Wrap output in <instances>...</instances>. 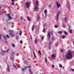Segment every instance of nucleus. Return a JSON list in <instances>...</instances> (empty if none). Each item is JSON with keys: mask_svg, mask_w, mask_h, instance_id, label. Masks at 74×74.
I'll return each instance as SVG.
<instances>
[{"mask_svg": "<svg viewBox=\"0 0 74 74\" xmlns=\"http://www.w3.org/2000/svg\"><path fill=\"white\" fill-rule=\"evenodd\" d=\"M62 67H63V69H64V66Z\"/></svg>", "mask_w": 74, "mask_h": 74, "instance_id": "obj_62", "label": "nucleus"}, {"mask_svg": "<svg viewBox=\"0 0 74 74\" xmlns=\"http://www.w3.org/2000/svg\"><path fill=\"white\" fill-rule=\"evenodd\" d=\"M0 10H1V7H0Z\"/></svg>", "mask_w": 74, "mask_h": 74, "instance_id": "obj_63", "label": "nucleus"}, {"mask_svg": "<svg viewBox=\"0 0 74 74\" xmlns=\"http://www.w3.org/2000/svg\"><path fill=\"white\" fill-rule=\"evenodd\" d=\"M66 20H67V18L66 17V18H65V22H66Z\"/></svg>", "mask_w": 74, "mask_h": 74, "instance_id": "obj_44", "label": "nucleus"}, {"mask_svg": "<svg viewBox=\"0 0 74 74\" xmlns=\"http://www.w3.org/2000/svg\"><path fill=\"white\" fill-rule=\"evenodd\" d=\"M50 48H51V47H50V46H49V49H50Z\"/></svg>", "mask_w": 74, "mask_h": 74, "instance_id": "obj_57", "label": "nucleus"}, {"mask_svg": "<svg viewBox=\"0 0 74 74\" xmlns=\"http://www.w3.org/2000/svg\"><path fill=\"white\" fill-rule=\"evenodd\" d=\"M65 37H66V36H65L63 35L62 36V38H65Z\"/></svg>", "mask_w": 74, "mask_h": 74, "instance_id": "obj_27", "label": "nucleus"}, {"mask_svg": "<svg viewBox=\"0 0 74 74\" xmlns=\"http://www.w3.org/2000/svg\"><path fill=\"white\" fill-rule=\"evenodd\" d=\"M44 36H43L41 38V39L42 41V40H43V39L44 38Z\"/></svg>", "mask_w": 74, "mask_h": 74, "instance_id": "obj_36", "label": "nucleus"}, {"mask_svg": "<svg viewBox=\"0 0 74 74\" xmlns=\"http://www.w3.org/2000/svg\"><path fill=\"white\" fill-rule=\"evenodd\" d=\"M14 1H15V0H12V2H14Z\"/></svg>", "mask_w": 74, "mask_h": 74, "instance_id": "obj_53", "label": "nucleus"}, {"mask_svg": "<svg viewBox=\"0 0 74 74\" xmlns=\"http://www.w3.org/2000/svg\"><path fill=\"white\" fill-rule=\"evenodd\" d=\"M12 47H15V45L14 44H12Z\"/></svg>", "mask_w": 74, "mask_h": 74, "instance_id": "obj_22", "label": "nucleus"}, {"mask_svg": "<svg viewBox=\"0 0 74 74\" xmlns=\"http://www.w3.org/2000/svg\"><path fill=\"white\" fill-rule=\"evenodd\" d=\"M20 43H21V44H22V41H20Z\"/></svg>", "mask_w": 74, "mask_h": 74, "instance_id": "obj_49", "label": "nucleus"}, {"mask_svg": "<svg viewBox=\"0 0 74 74\" xmlns=\"http://www.w3.org/2000/svg\"><path fill=\"white\" fill-rule=\"evenodd\" d=\"M29 71L30 72V74H33V72H32L31 71V69H29Z\"/></svg>", "mask_w": 74, "mask_h": 74, "instance_id": "obj_15", "label": "nucleus"}, {"mask_svg": "<svg viewBox=\"0 0 74 74\" xmlns=\"http://www.w3.org/2000/svg\"><path fill=\"white\" fill-rule=\"evenodd\" d=\"M38 10V6L37 5H36L35 7L34 10L35 11H37Z\"/></svg>", "mask_w": 74, "mask_h": 74, "instance_id": "obj_3", "label": "nucleus"}, {"mask_svg": "<svg viewBox=\"0 0 74 74\" xmlns=\"http://www.w3.org/2000/svg\"><path fill=\"white\" fill-rule=\"evenodd\" d=\"M14 55V53H12L11 54V57H10L11 59H12V56H13V55Z\"/></svg>", "mask_w": 74, "mask_h": 74, "instance_id": "obj_9", "label": "nucleus"}, {"mask_svg": "<svg viewBox=\"0 0 74 74\" xmlns=\"http://www.w3.org/2000/svg\"><path fill=\"white\" fill-rule=\"evenodd\" d=\"M52 40H53V39H54V38H53V37H52Z\"/></svg>", "mask_w": 74, "mask_h": 74, "instance_id": "obj_54", "label": "nucleus"}, {"mask_svg": "<svg viewBox=\"0 0 74 74\" xmlns=\"http://www.w3.org/2000/svg\"><path fill=\"white\" fill-rule=\"evenodd\" d=\"M31 39H32V36H31Z\"/></svg>", "mask_w": 74, "mask_h": 74, "instance_id": "obj_60", "label": "nucleus"}, {"mask_svg": "<svg viewBox=\"0 0 74 74\" xmlns=\"http://www.w3.org/2000/svg\"><path fill=\"white\" fill-rule=\"evenodd\" d=\"M27 68V67L25 66V67L24 68V69H26Z\"/></svg>", "mask_w": 74, "mask_h": 74, "instance_id": "obj_52", "label": "nucleus"}, {"mask_svg": "<svg viewBox=\"0 0 74 74\" xmlns=\"http://www.w3.org/2000/svg\"><path fill=\"white\" fill-rule=\"evenodd\" d=\"M56 5L58 7V8H59V7H60V4L58 3V1L56 2Z\"/></svg>", "mask_w": 74, "mask_h": 74, "instance_id": "obj_5", "label": "nucleus"}, {"mask_svg": "<svg viewBox=\"0 0 74 74\" xmlns=\"http://www.w3.org/2000/svg\"><path fill=\"white\" fill-rule=\"evenodd\" d=\"M2 13V10H0V14H1Z\"/></svg>", "mask_w": 74, "mask_h": 74, "instance_id": "obj_28", "label": "nucleus"}, {"mask_svg": "<svg viewBox=\"0 0 74 74\" xmlns=\"http://www.w3.org/2000/svg\"><path fill=\"white\" fill-rule=\"evenodd\" d=\"M27 19H28V21H30V17H27Z\"/></svg>", "mask_w": 74, "mask_h": 74, "instance_id": "obj_17", "label": "nucleus"}, {"mask_svg": "<svg viewBox=\"0 0 74 74\" xmlns=\"http://www.w3.org/2000/svg\"><path fill=\"white\" fill-rule=\"evenodd\" d=\"M44 13L45 14L46 17L47 16V10H44Z\"/></svg>", "mask_w": 74, "mask_h": 74, "instance_id": "obj_12", "label": "nucleus"}, {"mask_svg": "<svg viewBox=\"0 0 74 74\" xmlns=\"http://www.w3.org/2000/svg\"><path fill=\"white\" fill-rule=\"evenodd\" d=\"M9 32H11V33H13V30H9Z\"/></svg>", "mask_w": 74, "mask_h": 74, "instance_id": "obj_30", "label": "nucleus"}, {"mask_svg": "<svg viewBox=\"0 0 74 74\" xmlns=\"http://www.w3.org/2000/svg\"><path fill=\"white\" fill-rule=\"evenodd\" d=\"M13 66H14V67L15 68H16V66H15V65H13Z\"/></svg>", "mask_w": 74, "mask_h": 74, "instance_id": "obj_45", "label": "nucleus"}, {"mask_svg": "<svg viewBox=\"0 0 74 74\" xmlns=\"http://www.w3.org/2000/svg\"><path fill=\"white\" fill-rule=\"evenodd\" d=\"M47 58H45V63H47Z\"/></svg>", "mask_w": 74, "mask_h": 74, "instance_id": "obj_24", "label": "nucleus"}, {"mask_svg": "<svg viewBox=\"0 0 74 74\" xmlns=\"http://www.w3.org/2000/svg\"><path fill=\"white\" fill-rule=\"evenodd\" d=\"M25 4L26 5L27 8H29V5L30 4V2H27L25 3Z\"/></svg>", "mask_w": 74, "mask_h": 74, "instance_id": "obj_2", "label": "nucleus"}, {"mask_svg": "<svg viewBox=\"0 0 74 74\" xmlns=\"http://www.w3.org/2000/svg\"><path fill=\"white\" fill-rule=\"evenodd\" d=\"M24 63L25 64H27V61H24Z\"/></svg>", "mask_w": 74, "mask_h": 74, "instance_id": "obj_25", "label": "nucleus"}, {"mask_svg": "<svg viewBox=\"0 0 74 74\" xmlns=\"http://www.w3.org/2000/svg\"><path fill=\"white\" fill-rule=\"evenodd\" d=\"M45 32V28H44L43 30V32Z\"/></svg>", "mask_w": 74, "mask_h": 74, "instance_id": "obj_40", "label": "nucleus"}, {"mask_svg": "<svg viewBox=\"0 0 74 74\" xmlns=\"http://www.w3.org/2000/svg\"><path fill=\"white\" fill-rule=\"evenodd\" d=\"M65 57L67 59H71L72 58V54L71 51H68L66 54Z\"/></svg>", "mask_w": 74, "mask_h": 74, "instance_id": "obj_1", "label": "nucleus"}, {"mask_svg": "<svg viewBox=\"0 0 74 74\" xmlns=\"http://www.w3.org/2000/svg\"><path fill=\"white\" fill-rule=\"evenodd\" d=\"M59 66L60 67H62V65L61 64H60L59 65Z\"/></svg>", "mask_w": 74, "mask_h": 74, "instance_id": "obj_34", "label": "nucleus"}, {"mask_svg": "<svg viewBox=\"0 0 74 74\" xmlns=\"http://www.w3.org/2000/svg\"><path fill=\"white\" fill-rule=\"evenodd\" d=\"M5 53V51L4 50H2L1 53V55H4Z\"/></svg>", "mask_w": 74, "mask_h": 74, "instance_id": "obj_4", "label": "nucleus"}, {"mask_svg": "<svg viewBox=\"0 0 74 74\" xmlns=\"http://www.w3.org/2000/svg\"><path fill=\"white\" fill-rule=\"evenodd\" d=\"M3 37L5 40H7V37H6V36H4Z\"/></svg>", "mask_w": 74, "mask_h": 74, "instance_id": "obj_23", "label": "nucleus"}, {"mask_svg": "<svg viewBox=\"0 0 74 74\" xmlns=\"http://www.w3.org/2000/svg\"><path fill=\"white\" fill-rule=\"evenodd\" d=\"M38 53H39V54H40V55H41V52H40V50L38 51Z\"/></svg>", "mask_w": 74, "mask_h": 74, "instance_id": "obj_21", "label": "nucleus"}, {"mask_svg": "<svg viewBox=\"0 0 74 74\" xmlns=\"http://www.w3.org/2000/svg\"><path fill=\"white\" fill-rule=\"evenodd\" d=\"M35 42L36 44L37 42V39H36L35 40Z\"/></svg>", "mask_w": 74, "mask_h": 74, "instance_id": "obj_19", "label": "nucleus"}, {"mask_svg": "<svg viewBox=\"0 0 74 74\" xmlns=\"http://www.w3.org/2000/svg\"><path fill=\"white\" fill-rule=\"evenodd\" d=\"M49 7H51V5H49Z\"/></svg>", "mask_w": 74, "mask_h": 74, "instance_id": "obj_58", "label": "nucleus"}, {"mask_svg": "<svg viewBox=\"0 0 74 74\" xmlns=\"http://www.w3.org/2000/svg\"><path fill=\"white\" fill-rule=\"evenodd\" d=\"M19 67V66H18V68Z\"/></svg>", "mask_w": 74, "mask_h": 74, "instance_id": "obj_64", "label": "nucleus"}, {"mask_svg": "<svg viewBox=\"0 0 74 74\" xmlns=\"http://www.w3.org/2000/svg\"><path fill=\"white\" fill-rule=\"evenodd\" d=\"M16 39H18V36H17L16 37Z\"/></svg>", "mask_w": 74, "mask_h": 74, "instance_id": "obj_46", "label": "nucleus"}, {"mask_svg": "<svg viewBox=\"0 0 74 74\" xmlns=\"http://www.w3.org/2000/svg\"><path fill=\"white\" fill-rule=\"evenodd\" d=\"M64 51V50L63 49H62L61 50V52H63Z\"/></svg>", "mask_w": 74, "mask_h": 74, "instance_id": "obj_20", "label": "nucleus"}, {"mask_svg": "<svg viewBox=\"0 0 74 74\" xmlns=\"http://www.w3.org/2000/svg\"><path fill=\"white\" fill-rule=\"evenodd\" d=\"M6 36H7V38H10V37H9V36H8V35H6Z\"/></svg>", "mask_w": 74, "mask_h": 74, "instance_id": "obj_39", "label": "nucleus"}, {"mask_svg": "<svg viewBox=\"0 0 74 74\" xmlns=\"http://www.w3.org/2000/svg\"><path fill=\"white\" fill-rule=\"evenodd\" d=\"M36 4L37 5L38 4V1H36Z\"/></svg>", "mask_w": 74, "mask_h": 74, "instance_id": "obj_16", "label": "nucleus"}, {"mask_svg": "<svg viewBox=\"0 0 74 74\" xmlns=\"http://www.w3.org/2000/svg\"><path fill=\"white\" fill-rule=\"evenodd\" d=\"M69 31L70 33H72V31L71 30H69Z\"/></svg>", "mask_w": 74, "mask_h": 74, "instance_id": "obj_31", "label": "nucleus"}, {"mask_svg": "<svg viewBox=\"0 0 74 74\" xmlns=\"http://www.w3.org/2000/svg\"><path fill=\"white\" fill-rule=\"evenodd\" d=\"M34 26L33 25V26L32 27V31H33V30H34Z\"/></svg>", "mask_w": 74, "mask_h": 74, "instance_id": "obj_18", "label": "nucleus"}, {"mask_svg": "<svg viewBox=\"0 0 74 74\" xmlns=\"http://www.w3.org/2000/svg\"><path fill=\"white\" fill-rule=\"evenodd\" d=\"M24 70H25V69H23V68H22L21 69V71H24Z\"/></svg>", "mask_w": 74, "mask_h": 74, "instance_id": "obj_41", "label": "nucleus"}, {"mask_svg": "<svg viewBox=\"0 0 74 74\" xmlns=\"http://www.w3.org/2000/svg\"><path fill=\"white\" fill-rule=\"evenodd\" d=\"M1 39V35H0V41Z\"/></svg>", "mask_w": 74, "mask_h": 74, "instance_id": "obj_38", "label": "nucleus"}, {"mask_svg": "<svg viewBox=\"0 0 74 74\" xmlns=\"http://www.w3.org/2000/svg\"><path fill=\"white\" fill-rule=\"evenodd\" d=\"M52 68H54V67H55V66L54 65H52Z\"/></svg>", "mask_w": 74, "mask_h": 74, "instance_id": "obj_37", "label": "nucleus"}, {"mask_svg": "<svg viewBox=\"0 0 74 74\" xmlns=\"http://www.w3.org/2000/svg\"><path fill=\"white\" fill-rule=\"evenodd\" d=\"M73 44L74 45V42L73 41Z\"/></svg>", "mask_w": 74, "mask_h": 74, "instance_id": "obj_59", "label": "nucleus"}, {"mask_svg": "<svg viewBox=\"0 0 74 74\" xmlns=\"http://www.w3.org/2000/svg\"><path fill=\"white\" fill-rule=\"evenodd\" d=\"M4 30H5V28H4Z\"/></svg>", "mask_w": 74, "mask_h": 74, "instance_id": "obj_61", "label": "nucleus"}, {"mask_svg": "<svg viewBox=\"0 0 74 74\" xmlns=\"http://www.w3.org/2000/svg\"><path fill=\"white\" fill-rule=\"evenodd\" d=\"M10 36H11V37H14V34L12 33H10Z\"/></svg>", "mask_w": 74, "mask_h": 74, "instance_id": "obj_11", "label": "nucleus"}, {"mask_svg": "<svg viewBox=\"0 0 74 74\" xmlns=\"http://www.w3.org/2000/svg\"><path fill=\"white\" fill-rule=\"evenodd\" d=\"M8 51H9V50L8 49L6 51H5V53L6 52V53H7V52H8Z\"/></svg>", "mask_w": 74, "mask_h": 74, "instance_id": "obj_33", "label": "nucleus"}, {"mask_svg": "<svg viewBox=\"0 0 74 74\" xmlns=\"http://www.w3.org/2000/svg\"><path fill=\"white\" fill-rule=\"evenodd\" d=\"M7 15L9 19L10 20H11V19H12V18H11V16H10V14H7Z\"/></svg>", "mask_w": 74, "mask_h": 74, "instance_id": "obj_7", "label": "nucleus"}, {"mask_svg": "<svg viewBox=\"0 0 74 74\" xmlns=\"http://www.w3.org/2000/svg\"><path fill=\"white\" fill-rule=\"evenodd\" d=\"M7 71L8 72H10V68L9 67V66L8 65L7 66Z\"/></svg>", "mask_w": 74, "mask_h": 74, "instance_id": "obj_10", "label": "nucleus"}, {"mask_svg": "<svg viewBox=\"0 0 74 74\" xmlns=\"http://www.w3.org/2000/svg\"><path fill=\"white\" fill-rule=\"evenodd\" d=\"M5 42L6 43H8V41H6V40L5 41Z\"/></svg>", "mask_w": 74, "mask_h": 74, "instance_id": "obj_51", "label": "nucleus"}, {"mask_svg": "<svg viewBox=\"0 0 74 74\" xmlns=\"http://www.w3.org/2000/svg\"><path fill=\"white\" fill-rule=\"evenodd\" d=\"M54 27L55 28H57V27H58V26L57 25H55Z\"/></svg>", "mask_w": 74, "mask_h": 74, "instance_id": "obj_42", "label": "nucleus"}, {"mask_svg": "<svg viewBox=\"0 0 74 74\" xmlns=\"http://www.w3.org/2000/svg\"><path fill=\"white\" fill-rule=\"evenodd\" d=\"M51 58H52L53 59H55V58H56V56H55V55L54 54H53L51 56Z\"/></svg>", "mask_w": 74, "mask_h": 74, "instance_id": "obj_8", "label": "nucleus"}, {"mask_svg": "<svg viewBox=\"0 0 74 74\" xmlns=\"http://www.w3.org/2000/svg\"><path fill=\"white\" fill-rule=\"evenodd\" d=\"M21 20H22L23 19V17H21Z\"/></svg>", "mask_w": 74, "mask_h": 74, "instance_id": "obj_48", "label": "nucleus"}, {"mask_svg": "<svg viewBox=\"0 0 74 74\" xmlns=\"http://www.w3.org/2000/svg\"><path fill=\"white\" fill-rule=\"evenodd\" d=\"M28 68H30V66H28Z\"/></svg>", "mask_w": 74, "mask_h": 74, "instance_id": "obj_56", "label": "nucleus"}, {"mask_svg": "<svg viewBox=\"0 0 74 74\" xmlns=\"http://www.w3.org/2000/svg\"><path fill=\"white\" fill-rule=\"evenodd\" d=\"M33 52L34 56V58H36V54H35V53H34V51H33Z\"/></svg>", "mask_w": 74, "mask_h": 74, "instance_id": "obj_14", "label": "nucleus"}, {"mask_svg": "<svg viewBox=\"0 0 74 74\" xmlns=\"http://www.w3.org/2000/svg\"><path fill=\"white\" fill-rule=\"evenodd\" d=\"M49 45H51V41H50L49 42Z\"/></svg>", "mask_w": 74, "mask_h": 74, "instance_id": "obj_32", "label": "nucleus"}, {"mask_svg": "<svg viewBox=\"0 0 74 74\" xmlns=\"http://www.w3.org/2000/svg\"><path fill=\"white\" fill-rule=\"evenodd\" d=\"M62 27H64V25H62Z\"/></svg>", "mask_w": 74, "mask_h": 74, "instance_id": "obj_55", "label": "nucleus"}, {"mask_svg": "<svg viewBox=\"0 0 74 74\" xmlns=\"http://www.w3.org/2000/svg\"><path fill=\"white\" fill-rule=\"evenodd\" d=\"M71 71H73V72H74V70L73 69H71Z\"/></svg>", "mask_w": 74, "mask_h": 74, "instance_id": "obj_50", "label": "nucleus"}, {"mask_svg": "<svg viewBox=\"0 0 74 74\" xmlns=\"http://www.w3.org/2000/svg\"><path fill=\"white\" fill-rule=\"evenodd\" d=\"M37 18H38V20H39L40 19V16H38L37 17Z\"/></svg>", "mask_w": 74, "mask_h": 74, "instance_id": "obj_29", "label": "nucleus"}, {"mask_svg": "<svg viewBox=\"0 0 74 74\" xmlns=\"http://www.w3.org/2000/svg\"><path fill=\"white\" fill-rule=\"evenodd\" d=\"M47 37L49 38H50L51 37V32H49L47 34Z\"/></svg>", "mask_w": 74, "mask_h": 74, "instance_id": "obj_6", "label": "nucleus"}, {"mask_svg": "<svg viewBox=\"0 0 74 74\" xmlns=\"http://www.w3.org/2000/svg\"><path fill=\"white\" fill-rule=\"evenodd\" d=\"M12 5H14V2H13L12 4Z\"/></svg>", "mask_w": 74, "mask_h": 74, "instance_id": "obj_47", "label": "nucleus"}, {"mask_svg": "<svg viewBox=\"0 0 74 74\" xmlns=\"http://www.w3.org/2000/svg\"><path fill=\"white\" fill-rule=\"evenodd\" d=\"M64 33L65 34H67V32H64Z\"/></svg>", "mask_w": 74, "mask_h": 74, "instance_id": "obj_43", "label": "nucleus"}, {"mask_svg": "<svg viewBox=\"0 0 74 74\" xmlns=\"http://www.w3.org/2000/svg\"><path fill=\"white\" fill-rule=\"evenodd\" d=\"M62 33V31H59L58 32V33H59V34H61V33Z\"/></svg>", "mask_w": 74, "mask_h": 74, "instance_id": "obj_26", "label": "nucleus"}, {"mask_svg": "<svg viewBox=\"0 0 74 74\" xmlns=\"http://www.w3.org/2000/svg\"><path fill=\"white\" fill-rule=\"evenodd\" d=\"M22 34V31H21L20 32V33H19V34L20 35H21V34Z\"/></svg>", "mask_w": 74, "mask_h": 74, "instance_id": "obj_35", "label": "nucleus"}, {"mask_svg": "<svg viewBox=\"0 0 74 74\" xmlns=\"http://www.w3.org/2000/svg\"><path fill=\"white\" fill-rule=\"evenodd\" d=\"M59 14L58 13L57 14V15H56V19L57 21H58V17L59 16Z\"/></svg>", "mask_w": 74, "mask_h": 74, "instance_id": "obj_13", "label": "nucleus"}]
</instances>
